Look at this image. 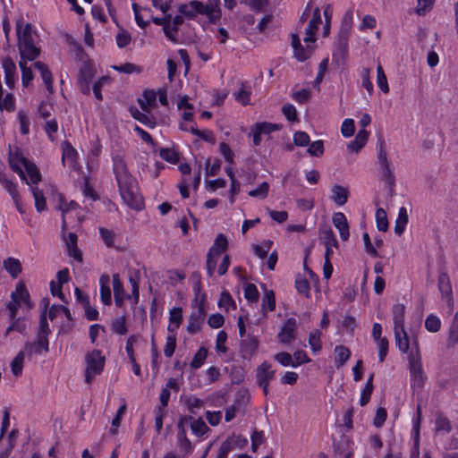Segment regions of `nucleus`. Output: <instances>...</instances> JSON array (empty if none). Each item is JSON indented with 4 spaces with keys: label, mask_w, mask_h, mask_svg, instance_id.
Instances as JSON below:
<instances>
[{
    "label": "nucleus",
    "mask_w": 458,
    "mask_h": 458,
    "mask_svg": "<svg viewBox=\"0 0 458 458\" xmlns=\"http://www.w3.org/2000/svg\"><path fill=\"white\" fill-rule=\"evenodd\" d=\"M378 348V360L383 362L388 352L389 343L386 337L376 340Z\"/></svg>",
    "instance_id": "13d9d810"
},
{
    "label": "nucleus",
    "mask_w": 458,
    "mask_h": 458,
    "mask_svg": "<svg viewBox=\"0 0 458 458\" xmlns=\"http://www.w3.org/2000/svg\"><path fill=\"white\" fill-rule=\"evenodd\" d=\"M18 47L21 59L35 60L40 54V49L34 44L31 25L25 23L23 19L16 22Z\"/></svg>",
    "instance_id": "f257e3e1"
},
{
    "label": "nucleus",
    "mask_w": 458,
    "mask_h": 458,
    "mask_svg": "<svg viewBox=\"0 0 458 458\" xmlns=\"http://www.w3.org/2000/svg\"><path fill=\"white\" fill-rule=\"evenodd\" d=\"M291 45L293 48L294 56L300 62L306 61L312 54L313 47L310 46H307L306 47H302L297 34H292Z\"/></svg>",
    "instance_id": "2eb2a0df"
},
{
    "label": "nucleus",
    "mask_w": 458,
    "mask_h": 458,
    "mask_svg": "<svg viewBox=\"0 0 458 458\" xmlns=\"http://www.w3.org/2000/svg\"><path fill=\"white\" fill-rule=\"evenodd\" d=\"M272 244V241L267 240L262 243V245H254L253 250L255 255H257L259 259H264L265 258H267Z\"/></svg>",
    "instance_id": "864d4df0"
},
{
    "label": "nucleus",
    "mask_w": 458,
    "mask_h": 458,
    "mask_svg": "<svg viewBox=\"0 0 458 458\" xmlns=\"http://www.w3.org/2000/svg\"><path fill=\"white\" fill-rule=\"evenodd\" d=\"M11 299L12 301L7 304V309L10 312V319H14L18 309L21 304L26 305L29 309L32 306L30 293L22 281L17 284L15 291L11 293Z\"/></svg>",
    "instance_id": "39448f33"
},
{
    "label": "nucleus",
    "mask_w": 458,
    "mask_h": 458,
    "mask_svg": "<svg viewBox=\"0 0 458 458\" xmlns=\"http://www.w3.org/2000/svg\"><path fill=\"white\" fill-rule=\"evenodd\" d=\"M335 363L337 368L342 367L350 358L351 352L350 350L344 346L338 345L335 348Z\"/></svg>",
    "instance_id": "c9c22d12"
},
{
    "label": "nucleus",
    "mask_w": 458,
    "mask_h": 458,
    "mask_svg": "<svg viewBox=\"0 0 458 458\" xmlns=\"http://www.w3.org/2000/svg\"><path fill=\"white\" fill-rule=\"evenodd\" d=\"M319 238L325 246L338 248V242L333 230L329 227L320 229Z\"/></svg>",
    "instance_id": "72a5a7b5"
},
{
    "label": "nucleus",
    "mask_w": 458,
    "mask_h": 458,
    "mask_svg": "<svg viewBox=\"0 0 458 458\" xmlns=\"http://www.w3.org/2000/svg\"><path fill=\"white\" fill-rule=\"evenodd\" d=\"M297 327V321L294 318H289L278 333V340L282 344H290L295 339V329Z\"/></svg>",
    "instance_id": "f8f14e48"
},
{
    "label": "nucleus",
    "mask_w": 458,
    "mask_h": 458,
    "mask_svg": "<svg viewBox=\"0 0 458 458\" xmlns=\"http://www.w3.org/2000/svg\"><path fill=\"white\" fill-rule=\"evenodd\" d=\"M241 347L244 354L252 355L258 350L259 341L255 336H247L242 341Z\"/></svg>",
    "instance_id": "f704fd0d"
},
{
    "label": "nucleus",
    "mask_w": 458,
    "mask_h": 458,
    "mask_svg": "<svg viewBox=\"0 0 458 458\" xmlns=\"http://www.w3.org/2000/svg\"><path fill=\"white\" fill-rule=\"evenodd\" d=\"M159 156L161 158L171 164H176L179 161L178 153L172 148H162L159 150Z\"/></svg>",
    "instance_id": "3c124183"
},
{
    "label": "nucleus",
    "mask_w": 458,
    "mask_h": 458,
    "mask_svg": "<svg viewBox=\"0 0 458 458\" xmlns=\"http://www.w3.org/2000/svg\"><path fill=\"white\" fill-rule=\"evenodd\" d=\"M322 22L320 10L318 7L313 11L312 18L309 22L308 27L305 29L306 37L304 38L305 43H313L316 41V32L318 25Z\"/></svg>",
    "instance_id": "4468645a"
},
{
    "label": "nucleus",
    "mask_w": 458,
    "mask_h": 458,
    "mask_svg": "<svg viewBox=\"0 0 458 458\" xmlns=\"http://www.w3.org/2000/svg\"><path fill=\"white\" fill-rule=\"evenodd\" d=\"M282 113L289 122H297V111L293 105L284 104L282 107Z\"/></svg>",
    "instance_id": "680f3d73"
},
{
    "label": "nucleus",
    "mask_w": 458,
    "mask_h": 458,
    "mask_svg": "<svg viewBox=\"0 0 458 458\" xmlns=\"http://www.w3.org/2000/svg\"><path fill=\"white\" fill-rule=\"evenodd\" d=\"M113 287H114V292L115 304L117 306L121 307L123 303L124 290H123V286L120 281L118 274H114L113 276Z\"/></svg>",
    "instance_id": "7c9ffc66"
},
{
    "label": "nucleus",
    "mask_w": 458,
    "mask_h": 458,
    "mask_svg": "<svg viewBox=\"0 0 458 458\" xmlns=\"http://www.w3.org/2000/svg\"><path fill=\"white\" fill-rule=\"evenodd\" d=\"M252 128L259 132L260 135L262 134H269L272 131H279L281 129V125L277 123H272L267 122L257 123Z\"/></svg>",
    "instance_id": "58836bf2"
},
{
    "label": "nucleus",
    "mask_w": 458,
    "mask_h": 458,
    "mask_svg": "<svg viewBox=\"0 0 458 458\" xmlns=\"http://www.w3.org/2000/svg\"><path fill=\"white\" fill-rule=\"evenodd\" d=\"M310 361V359L307 356L304 351H297L293 355V364L292 367L296 368L301 364L308 363Z\"/></svg>",
    "instance_id": "69168bd1"
},
{
    "label": "nucleus",
    "mask_w": 458,
    "mask_h": 458,
    "mask_svg": "<svg viewBox=\"0 0 458 458\" xmlns=\"http://www.w3.org/2000/svg\"><path fill=\"white\" fill-rule=\"evenodd\" d=\"M144 99L140 100L139 104L142 111L149 113L151 108L155 106L157 94L153 90H147L144 92Z\"/></svg>",
    "instance_id": "473e14b6"
},
{
    "label": "nucleus",
    "mask_w": 458,
    "mask_h": 458,
    "mask_svg": "<svg viewBox=\"0 0 458 458\" xmlns=\"http://www.w3.org/2000/svg\"><path fill=\"white\" fill-rule=\"evenodd\" d=\"M276 370L272 369V365L264 361L257 369L256 378L259 385H269L275 377Z\"/></svg>",
    "instance_id": "dca6fc26"
},
{
    "label": "nucleus",
    "mask_w": 458,
    "mask_h": 458,
    "mask_svg": "<svg viewBox=\"0 0 458 458\" xmlns=\"http://www.w3.org/2000/svg\"><path fill=\"white\" fill-rule=\"evenodd\" d=\"M379 167H380V172L382 174V176H383L384 180L386 181V183L389 186L390 191H393L394 187L395 178H394V175L392 170L390 169V164L381 165Z\"/></svg>",
    "instance_id": "a18cd8bd"
},
{
    "label": "nucleus",
    "mask_w": 458,
    "mask_h": 458,
    "mask_svg": "<svg viewBox=\"0 0 458 458\" xmlns=\"http://www.w3.org/2000/svg\"><path fill=\"white\" fill-rule=\"evenodd\" d=\"M373 377H374V374H371L369 377L367 383L361 392V396H360V403L361 406L366 405L369 402V399H370V396H371V394H372L373 388H374Z\"/></svg>",
    "instance_id": "79ce46f5"
},
{
    "label": "nucleus",
    "mask_w": 458,
    "mask_h": 458,
    "mask_svg": "<svg viewBox=\"0 0 458 458\" xmlns=\"http://www.w3.org/2000/svg\"><path fill=\"white\" fill-rule=\"evenodd\" d=\"M30 191L35 199V208L38 212H43L47 209V201L44 197L43 191H40L37 186H31Z\"/></svg>",
    "instance_id": "2f4dec72"
},
{
    "label": "nucleus",
    "mask_w": 458,
    "mask_h": 458,
    "mask_svg": "<svg viewBox=\"0 0 458 458\" xmlns=\"http://www.w3.org/2000/svg\"><path fill=\"white\" fill-rule=\"evenodd\" d=\"M64 241L67 248L68 255L75 260L81 262L82 255L77 247L78 237L74 233H69L67 236H64Z\"/></svg>",
    "instance_id": "f3484780"
},
{
    "label": "nucleus",
    "mask_w": 458,
    "mask_h": 458,
    "mask_svg": "<svg viewBox=\"0 0 458 458\" xmlns=\"http://www.w3.org/2000/svg\"><path fill=\"white\" fill-rule=\"evenodd\" d=\"M0 182L5 191L10 194L12 199L20 214H24L25 209L22 205L21 196L20 195L16 184L8 179L4 174L0 175Z\"/></svg>",
    "instance_id": "0eeeda50"
},
{
    "label": "nucleus",
    "mask_w": 458,
    "mask_h": 458,
    "mask_svg": "<svg viewBox=\"0 0 458 458\" xmlns=\"http://www.w3.org/2000/svg\"><path fill=\"white\" fill-rule=\"evenodd\" d=\"M3 266L13 278H16L21 272V264L17 259L8 258L4 260Z\"/></svg>",
    "instance_id": "bb28decb"
},
{
    "label": "nucleus",
    "mask_w": 458,
    "mask_h": 458,
    "mask_svg": "<svg viewBox=\"0 0 458 458\" xmlns=\"http://www.w3.org/2000/svg\"><path fill=\"white\" fill-rule=\"evenodd\" d=\"M191 428L193 434L198 437L203 436L208 430V427L202 419L192 420Z\"/></svg>",
    "instance_id": "8fccbe9b"
},
{
    "label": "nucleus",
    "mask_w": 458,
    "mask_h": 458,
    "mask_svg": "<svg viewBox=\"0 0 458 458\" xmlns=\"http://www.w3.org/2000/svg\"><path fill=\"white\" fill-rule=\"evenodd\" d=\"M227 244V239L224 234L220 233L216 238L215 242L211 248H215V250L217 252V256H221V253L226 250Z\"/></svg>",
    "instance_id": "0e129e2a"
},
{
    "label": "nucleus",
    "mask_w": 458,
    "mask_h": 458,
    "mask_svg": "<svg viewBox=\"0 0 458 458\" xmlns=\"http://www.w3.org/2000/svg\"><path fill=\"white\" fill-rule=\"evenodd\" d=\"M219 258L220 256H217V252L215 250V248H210L207 255L206 264L208 276H213Z\"/></svg>",
    "instance_id": "4c0bfd02"
},
{
    "label": "nucleus",
    "mask_w": 458,
    "mask_h": 458,
    "mask_svg": "<svg viewBox=\"0 0 458 458\" xmlns=\"http://www.w3.org/2000/svg\"><path fill=\"white\" fill-rule=\"evenodd\" d=\"M26 59H21L20 61V67H21V81H22V84L23 86L27 87L30 82L32 81L33 79V74H32V71L30 68L27 67L26 66Z\"/></svg>",
    "instance_id": "4d7b16f0"
},
{
    "label": "nucleus",
    "mask_w": 458,
    "mask_h": 458,
    "mask_svg": "<svg viewBox=\"0 0 458 458\" xmlns=\"http://www.w3.org/2000/svg\"><path fill=\"white\" fill-rule=\"evenodd\" d=\"M94 76L95 69L93 65L87 63L83 64L80 70V75L78 79L80 89L83 94L88 95L90 93L89 85Z\"/></svg>",
    "instance_id": "1a4fd4ad"
},
{
    "label": "nucleus",
    "mask_w": 458,
    "mask_h": 458,
    "mask_svg": "<svg viewBox=\"0 0 458 458\" xmlns=\"http://www.w3.org/2000/svg\"><path fill=\"white\" fill-rule=\"evenodd\" d=\"M48 350V339L37 336L35 342H27L25 344L22 352H25V355L31 358L33 355H41L43 352H47Z\"/></svg>",
    "instance_id": "9d476101"
},
{
    "label": "nucleus",
    "mask_w": 458,
    "mask_h": 458,
    "mask_svg": "<svg viewBox=\"0 0 458 458\" xmlns=\"http://www.w3.org/2000/svg\"><path fill=\"white\" fill-rule=\"evenodd\" d=\"M47 308V303L45 304L44 311L42 312V314L40 316L39 327H38V334H37V336L42 337L45 339H47V336L50 334V329H49V326H48V323L47 320V316H46Z\"/></svg>",
    "instance_id": "37998d69"
},
{
    "label": "nucleus",
    "mask_w": 458,
    "mask_h": 458,
    "mask_svg": "<svg viewBox=\"0 0 458 458\" xmlns=\"http://www.w3.org/2000/svg\"><path fill=\"white\" fill-rule=\"evenodd\" d=\"M438 289L443 297H450L453 293L450 278L445 272H442L438 276Z\"/></svg>",
    "instance_id": "c85d7f7f"
},
{
    "label": "nucleus",
    "mask_w": 458,
    "mask_h": 458,
    "mask_svg": "<svg viewBox=\"0 0 458 458\" xmlns=\"http://www.w3.org/2000/svg\"><path fill=\"white\" fill-rule=\"evenodd\" d=\"M368 138L369 132L365 129L360 130L354 140L348 144V149L359 152L365 146Z\"/></svg>",
    "instance_id": "5701e85b"
},
{
    "label": "nucleus",
    "mask_w": 458,
    "mask_h": 458,
    "mask_svg": "<svg viewBox=\"0 0 458 458\" xmlns=\"http://www.w3.org/2000/svg\"><path fill=\"white\" fill-rule=\"evenodd\" d=\"M24 169L27 174L29 175V180L26 177V180L24 181L28 185H30V187L35 186L41 181L40 172L33 163L30 162L29 164H27Z\"/></svg>",
    "instance_id": "393cba45"
},
{
    "label": "nucleus",
    "mask_w": 458,
    "mask_h": 458,
    "mask_svg": "<svg viewBox=\"0 0 458 458\" xmlns=\"http://www.w3.org/2000/svg\"><path fill=\"white\" fill-rule=\"evenodd\" d=\"M394 328L404 327L405 306L401 303L394 304L392 308Z\"/></svg>",
    "instance_id": "4be33fe9"
},
{
    "label": "nucleus",
    "mask_w": 458,
    "mask_h": 458,
    "mask_svg": "<svg viewBox=\"0 0 458 458\" xmlns=\"http://www.w3.org/2000/svg\"><path fill=\"white\" fill-rule=\"evenodd\" d=\"M377 86L379 87V89L384 93L389 92L387 79H386V76L383 70V67L380 64H378L377 67Z\"/></svg>",
    "instance_id": "09e8293b"
},
{
    "label": "nucleus",
    "mask_w": 458,
    "mask_h": 458,
    "mask_svg": "<svg viewBox=\"0 0 458 458\" xmlns=\"http://www.w3.org/2000/svg\"><path fill=\"white\" fill-rule=\"evenodd\" d=\"M178 11L185 18L191 20L194 19L198 14L204 15L203 3L197 0L181 4Z\"/></svg>",
    "instance_id": "ddd939ff"
},
{
    "label": "nucleus",
    "mask_w": 458,
    "mask_h": 458,
    "mask_svg": "<svg viewBox=\"0 0 458 458\" xmlns=\"http://www.w3.org/2000/svg\"><path fill=\"white\" fill-rule=\"evenodd\" d=\"M220 0H208L203 4L204 15L208 16L210 22L215 23L221 16L219 8Z\"/></svg>",
    "instance_id": "6ab92c4d"
},
{
    "label": "nucleus",
    "mask_w": 458,
    "mask_h": 458,
    "mask_svg": "<svg viewBox=\"0 0 458 458\" xmlns=\"http://www.w3.org/2000/svg\"><path fill=\"white\" fill-rule=\"evenodd\" d=\"M269 191V184L267 182H262L257 189L249 191V195L253 198L265 199Z\"/></svg>",
    "instance_id": "052dcab7"
},
{
    "label": "nucleus",
    "mask_w": 458,
    "mask_h": 458,
    "mask_svg": "<svg viewBox=\"0 0 458 458\" xmlns=\"http://www.w3.org/2000/svg\"><path fill=\"white\" fill-rule=\"evenodd\" d=\"M377 228L381 232H386L388 229V221L386 212L383 208H377L376 211Z\"/></svg>",
    "instance_id": "de8ad7c7"
},
{
    "label": "nucleus",
    "mask_w": 458,
    "mask_h": 458,
    "mask_svg": "<svg viewBox=\"0 0 458 458\" xmlns=\"http://www.w3.org/2000/svg\"><path fill=\"white\" fill-rule=\"evenodd\" d=\"M115 41L118 47L123 48L131 43V34L127 30L120 29L115 36Z\"/></svg>",
    "instance_id": "5fc2aeb1"
},
{
    "label": "nucleus",
    "mask_w": 458,
    "mask_h": 458,
    "mask_svg": "<svg viewBox=\"0 0 458 458\" xmlns=\"http://www.w3.org/2000/svg\"><path fill=\"white\" fill-rule=\"evenodd\" d=\"M331 199L338 206L344 205L349 197V191L347 188L335 184L332 187Z\"/></svg>",
    "instance_id": "412c9836"
},
{
    "label": "nucleus",
    "mask_w": 458,
    "mask_h": 458,
    "mask_svg": "<svg viewBox=\"0 0 458 458\" xmlns=\"http://www.w3.org/2000/svg\"><path fill=\"white\" fill-rule=\"evenodd\" d=\"M109 281L110 279L108 275H103L99 279L101 301L106 305H109L111 303V290L109 287Z\"/></svg>",
    "instance_id": "a878e982"
},
{
    "label": "nucleus",
    "mask_w": 458,
    "mask_h": 458,
    "mask_svg": "<svg viewBox=\"0 0 458 458\" xmlns=\"http://www.w3.org/2000/svg\"><path fill=\"white\" fill-rule=\"evenodd\" d=\"M208 356V350L205 347H200L195 353L191 367L194 369L200 368Z\"/></svg>",
    "instance_id": "49530a36"
},
{
    "label": "nucleus",
    "mask_w": 458,
    "mask_h": 458,
    "mask_svg": "<svg viewBox=\"0 0 458 458\" xmlns=\"http://www.w3.org/2000/svg\"><path fill=\"white\" fill-rule=\"evenodd\" d=\"M218 306L220 308H225L226 310H228L229 308H231V307L235 309V302H234L233 299L232 298L231 294L228 292L224 291L221 293V296H220V299L218 301Z\"/></svg>",
    "instance_id": "bf43d9fd"
},
{
    "label": "nucleus",
    "mask_w": 458,
    "mask_h": 458,
    "mask_svg": "<svg viewBox=\"0 0 458 458\" xmlns=\"http://www.w3.org/2000/svg\"><path fill=\"white\" fill-rule=\"evenodd\" d=\"M206 312L204 304L200 302L198 309L194 310L189 318L187 331L190 334H196L201 329V327L204 324Z\"/></svg>",
    "instance_id": "6e6552de"
},
{
    "label": "nucleus",
    "mask_w": 458,
    "mask_h": 458,
    "mask_svg": "<svg viewBox=\"0 0 458 458\" xmlns=\"http://www.w3.org/2000/svg\"><path fill=\"white\" fill-rule=\"evenodd\" d=\"M395 346L403 352L406 353L410 347V339L404 327L394 328Z\"/></svg>",
    "instance_id": "aec40b11"
},
{
    "label": "nucleus",
    "mask_w": 458,
    "mask_h": 458,
    "mask_svg": "<svg viewBox=\"0 0 458 458\" xmlns=\"http://www.w3.org/2000/svg\"><path fill=\"white\" fill-rule=\"evenodd\" d=\"M412 342L416 347V351L415 352H411L408 357L411 374V386L414 391H420L424 387L427 376L422 369L418 341L416 338H413Z\"/></svg>",
    "instance_id": "7ed1b4c3"
},
{
    "label": "nucleus",
    "mask_w": 458,
    "mask_h": 458,
    "mask_svg": "<svg viewBox=\"0 0 458 458\" xmlns=\"http://www.w3.org/2000/svg\"><path fill=\"white\" fill-rule=\"evenodd\" d=\"M120 194L127 205L135 209H140L143 202L137 194L136 181L131 173H127L115 178Z\"/></svg>",
    "instance_id": "f03ea898"
},
{
    "label": "nucleus",
    "mask_w": 458,
    "mask_h": 458,
    "mask_svg": "<svg viewBox=\"0 0 458 458\" xmlns=\"http://www.w3.org/2000/svg\"><path fill=\"white\" fill-rule=\"evenodd\" d=\"M233 449V443L231 439L225 440L219 447L216 458H227L228 454Z\"/></svg>",
    "instance_id": "774afa93"
},
{
    "label": "nucleus",
    "mask_w": 458,
    "mask_h": 458,
    "mask_svg": "<svg viewBox=\"0 0 458 458\" xmlns=\"http://www.w3.org/2000/svg\"><path fill=\"white\" fill-rule=\"evenodd\" d=\"M177 445L183 451V457L189 455L193 451V445L186 436V431L182 430L177 434Z\"/></svg>",
    "instance_id": "e433bc0d"
},
{
    "label": "nucleus",
    "mask_w": 458,
    "mask_h": 458,
    "mask_svg": "<svg viewBox=\"0 0 458 458\" xmlns=\"http://www.w3.org/2000/svg\"><path fill=\"white\" fill-rule=\"evenodd\" d=\"M34 67L40 72L42 80L46 84L47 89L53 92V76L47 66L42 62H36Z\"/></svg>",
    "instance_id": "b1692460"
},
{
    "label": "nucleus",
    "mask_w": 458,
    "mask_h": 458,
    "mask_svg": "<svg viewBox=\"0 0 458 458\" xmlns=\"http://www.w3.org/2000/svg\"><path fill=\"white\" fill-rule=\"evenodd\" d=\"M112 330L121 335H123L127 333V327H126V318L124 316H122L120 318H117L112 322L111 325Z\"/></svg>",
    "instance_id": "6e6d98bb"
},
{
    "label": "nucleus",
    "mask_w": 458,
    "mask_h": 458,
    "mask_svg": "<svg viewBox=\"0 0 458 458\" xmlns=\"http://www.w3.org/2000/svg\"><path fill=\"white\" fill-rule=\"evenodd\" d=\"M30 162V161L25 158L18 149L11 151L9 154L10 166L19 174L21 180H26V174L22 168H24Z\"/></svg>",
    "instance_id": "9b49d317"
},
{
    "label": "nucleus",
    "mask_w": 458,
    "mask_h": 458,
    "mask_svg": "<svg viewBox=\"0 0 458 458\" xmlns=\"http://www.w3.org/2000/svg\"><path fill=\"white\" fill-rule=\"evenodd\" d=\"M234 97L239 103L246 106L250 103V91L246 89L242 84L239 91L234 93Z\"/></svg>",
    "instance_id": "e2e57ef3"
},
{
    "label": "nucleus",
    "mask_w": 458,
    "mask_h": 458,
    "mask_svg": "<svg viewBox=\"0 0 458 458\" xmlns=\"http://www.w3.org/2000/svg\"><path fill=\"white\" fill-rule=\"evenodd\" d=\"M106 362L101 351L93 350L85 355V382L90 384L96 376L101 374Z\"/></svg>",
    "instance_id": "20e7f679"
},
{
    "label": "nucleus",
    "mask_w": 458,
    "mask_h": 458,
    "mask_svg": "<svg viewBox=\"0 0 458 458\" xmlns=\"http://www.w3.org/2000/svg\"><path fill=\"white\" fill-rule=\"evenodd\" d=\"M244 296L249 301H257L259 298V291L255 284H247L244 287Z\"/></svg>",
    "instance_id": "338daca9"
},
{
    "label": "nucleus",
    "mask_w": 458,
    "mask_h": 458,
    "mask_svg": "<svg viewBox=\"0 0 458 458\" xmlns=\"http://www.w3.org/2000/svg\"><path fill=\"white\" fill-rule=\"evenodd\" d=\"M24 358L25 352L21 351L11 362L12 372L15 377H19L22 373Z\"/></svg>",
    "instance_id": "a19ab883"
},
{
    "label": "nucleus",
    "mask_w": 458,
    "mask_h": 458,
    "mask_svg": "<svg viewBox=\"0 0 458 458\" xmlns=\"http://www.w3.org/2000/svg\"><path fill=\"white\" fill-rule=\"evenodd\" d=\"M2 65L4 71L5 84L12 89L15 84L16 65L10 57L4 58Z\"/></svg>",
    "instance_id": "a211bd4d"
},
{
    "label": "nucleus",
    "mask_w": 458,
    "mask_h": 458,
    "mask_svg": "<svg viewBox=\"0 0 458 458\" xmlns=\"http://www.w3.org/2000/svg\"><path fill=\"white\" fill-rule=\"evenodd\" d=\"M113 170L115 178L127 173H130L124 159L119 155H116L113 157Z\"/></svg>",
    "instance_id": "ea45409f"
},
{
    "label": "nucleus",
    "mask_w": 458,
    "mask_h": 458,
    "mask_svg": "<svg viewBox=\"0 0 458 458\" xmlns=\"http://www.w3.org/2000/svg\"><path fill=\"white\" fill-rule=\"evenodd\" d=\"M266 309L273 311L276 309L275 293L272 290H266L262 299V310L265 312Z\"/></svg>",
    "instance_id": "c03bdc74"
},
{
    "label": "nucleus",
    "mask_w": 458,
    "mask_h": 458,
    "mask_svg": "<svg viewBox=\"0 0 458 458\" xmlns=\"http://www.w3.org/2000/svg\"><path fill=\"white\" fill-rule=\"evenodd\" d=\"M425 327L428 331L436 333L441 327V321L437 316L430 314L425 320Z\"/></svg>",
    "instance_id": "603ef678"
},
{
    "label": "nucleus",
    "mask_w": 458,
    "mask_h": 458,
    "mask_svg": "<svg viewBox=\"0 0 458 458\" xmlns=\"http://www.w3.org/2000/svg\"><path fill=\"white\" fill-rule=\"evenodd\" d=\"M352 29V13L348 12L345 13L343 23L338 33L337 42H336V49L333 55L334 59H344L347 47H348V39L350 36Z\"/></svg>",
    "instance_id": "423d86ee"
},
{
    "label": "nucleus",
    "mask_w": 458,
    "mask_h": 458,
    "mask_svg": "<svg viewBox=\"0 0 458 458\" xmlns=\"http://www.w3.org/2000/svg\"><path fill=\"white\" fill-rule=\"evenodd\" d=\"M458 344V310L455 312L448 330L447 344L454 347Z\"/></svg>",
    "instance_id": "cd10ccee"
},
{
    "label": "nucleus",
    "mask_w": 458,
    "mask_h": 458,
    "mask_svg": "<svg viewBox=\"0 0 458 458\" xmlns=\"http://www.w3.org/2000/svg\"><path fill=\"white\" fill-rule=\"evenodd\" d=\"M407 223H408L407 209L404 207H402L399 209V214H398V216L395 221L394 233L397 235H402L405 230Z\"/></svg>",
    "instance_id": "c756f323"
}]
</instances>
